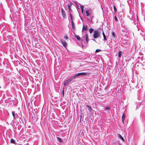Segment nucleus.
I'll list each match as a JSON object with an SVG mask.
<instances>
[{
    "label": "nucleus",
    "mask_w": 145,
    "mask_h": 145,
    "mask_svg": "<svg viewBox=\"0 0 145 145\" xmlns=\"http://www.w3.org/2000/svg\"><path fill=\"white\" fill-rule=\"evenodd\" d=\"M94 30L92 28H90L89 29V32L90 33H91L93 32V31Z\"/></svg>",
    "instance_id": "dca6fc26"
},
{
    "label": "nucleus",
    "mask_w": 145,
    "mask_h": 145,
    "mask_svg": "<svg viewBox=\"0 0 145 145\" xmlns=\"http://www.w3.org/2000/svg\"><path fill=\"white\" fill-rule=\"evenodd\" d=\"M86 107H87L88 108V110L90 112H91L92 110V109L88 105H87L86 106Z\"/></svg>",
    "instance_id": "9b49d317"
},
{
    "label": "nucleus",
    "mask_w": 145,
    "mask_h": 145,
    "mask_svg": "<svg viewBox=\"0 0 145 145\" xmlns=\"http://www.w3.org/2000/svg\"><path fill=\"white\" fill-rule=\"evenodd\" d=\"M101 51V50L100 49H97L95 51L96 52H98Z\"/></svg>",
    "instance_id": "b1692460"
},
{
    "label": "nucleus",
    "mask_w": 145,
    "mask_h": 145,
    "mask_svg": "<svg viewBox=\"0 0 145 145\" xmlns=\"http://www.w3.org/2000/svg\"><path fill=\"white\" fill-rule=\"evenodd\" d=\"M15 112H14V111L12 112V115L13 116L14 118V119H15V115H17V114H15Z\"/></svg>",
    "instance_id": "ddd939ff"
},
{
    "label": "nucleus",
    "mask_w": 145,
    "mask_h": 145,
    "mask_svg": "<svg viewBox=\"0 0 145 145\" xmlns=\"http://www.w3.org/2000/svg\"><path fill=\"white\" fill-rule=\"evenodd\" d=\"M57 140H58L60 142H62V140L60 138L57 137Z\"/></svg>",
    "instance_id": "f3484780"
},
{
    "label": "nucleus",
    "mask_w": 145,
    "mask_h": 145,
    "mask_svg": "<svg viewBox=\"0 0 145 145\" xmlns=\"http://www.w3.org/2000/svg\"><path fill=\"white\" fill-rule=\"evenodd\" d=\"M69 16H70V17L71 18V20H72V14L70 13H69Z\"/></svg>",
    "instance_id": "412c9836"
},
{
    "label": "nucleus",
    "mask_w": 145,
    "mask_h": 145,
    "mask_svg": "<svg viewBox=\"0 0 145 145\" xmlns=\"http://www.w3.org/2000/svg\"><path fill=\"white\" fill-rule=\"evenodd\" d=\"M118 137L121 139L124 142V140L120 134H118Z\"/></svg>",
    "instance_id": "1a4fd4ad"
},
{
    "label": "nucleus",
    "mask_w": 145,
    "mask_h": 145,
    "mask_svg": "<svg viewBox=\"0 0 145 145\" xmlns=\"http://www.w3.org/2000/svg\"><path fill=\"white\" fill-rule=\"evenodd\" d=\"M87 74V73L86 72H82L79 73L74 76L71 77L70 78H68L67 80L64 81L63 84V85L65 86H67L73 80V79H75L80 76H84L86 75Z\"/></svg>",
    "instance_id": "f257e3e1"
},
{
    "label": "nucleus",
    "mask_w": 145,
    "mask_h": 145,
    "mask_svg": "<svg viewBox=\"0 0 145 145\" xmlns=\"http://www.w3.org/2000/svg\"><path fill=\"white\" fill-rule=\"evenodd\" d=\"M102 31H103L102 33H103V36L104 40H107V39L106 38V35H105V34L104 33V32L103 31V30Z\"/></svg>",
    "instance_id": "9d476101"
},
{
    "label": "nucleus",
    "mask_w": 145,
    "mask_h": 145,
    "mask_svg": "<svg viewBox=\"0 0 145 145\" xmlns=\"http://www.w3.org/2000/svg\"><path fill=\"white\" fill-rule=\"evenodd\" d=\"M100 32L98 30H95L93 35V37L94 39H96L100 37Z\"/></svg>",
    "instance_id": "f03ea898"
},
{
    "label": "nucleus",
    "mask_w": 145,
    "mask_h": 145,
    "mask_svg": "<svg viewBox=\"0 0 145 145\" xmlns=\"http://www.w3.org/2000/svg\"><path fill=\"white\" fill-rule=\"evenodd\" d=\"M122 55V52L121 51H120L118 54V56L119 57H121Z\"/></svg>",
    "instance_id": "4468645a"
},
{
    "label": "nucleus",
    "mask_w": 145,
    "mask_h": 145,
    "mask_svg": "<svg viewBox=\"0 0 145 145\" xmlns=\"http://www.w3.org/2000/svg\"><path fill=\"white\" fill-rule=\"evenodd\" d=\"M92 40H93V41H95V39H93Z\"/></svg>",
    "instance_id": "c756f323"
},
{
    "label": "nucleus",
    "mask_w": 145,
    "mask_h": 145,
    "mask_svg": "<svg viewBox=\"0 0 145 145\" xmlns=\"http://www.w3.org/2000/svg\"><path fill=\"white\" fill-rule=\"evenodd\" d=\"M68 9H69V10L70 11H71V6L70 5H68Z\"/></svg>",
    "instance_id": "5701e85b"
},
{
    "label": "nucleus",
    "mask_w": 145,
    "mask_h": 145,
    "mask_svg": "<svg viewBox=\"0 0 145 145\" xmlns=\"http://www.w3.org/2000/svg\"><path fill=\"white\" fill-rule=\"evenodd\" d=\"M87 17L89 21H90L91 22H92V19L93 17V16H92L91 14L89 15V16H88Z\"/></svg>",
    "instance_id": "423d86ee"
},
{
    "label": "nucleus",
    "mask_w": 145,
    "mask_h": 145,
    "mask_svg": "<svg viewBox=\"0 0 145 145\" xmlns=\"http://www.w3.org/2000/svg\"><path fill=\"white\" fill-rule=\"evenodd\" d=\"M72 22V27H74V22L73 21V20H71Z\"/></svg>",
    "instance_id": "a878e982"
},
{
    "label": "nucleus",
    "mask_w": 145,
    "mask_h": 145,
    "mask_svg": "<svg viewBox=\"0 0 145 145\" xmlns=\"http://www.w3.org/2000/svg\"><path fill=\"white\" fill-rule=\"evenodd\" d=\"M82 46H83V44L82 43Z\"/></svg>",
    "instance_id": "7c9ffc66"
},
{
    "label": "nucleus",
    "mask_w": 145,
    "mask_h": 145,
    "mask_svg": "<svg viewBox=\"0 0 145 145\" xmlns=\"http://www.w3.org/2000/svg\"><path fill=\"white\" fill-rule=\"evenodd\" d=\"M60 41L63 46L65 47H66L67 46V44L66 41L63 39H61Z\"/></svg>",
    "instance_id": "7ed1b4c3"
},
{
    "label": "nucleus",
    "mask_w": 145,
    "mask_h": 145,
    "mask_svg": "<svg viewBox=\"0 0 145 145\" xmlns=\"http://www.w3.org/2000/svg\"><path fill=\"white\" fill-rule=\"evenodd\" d=\"M10 142L11 143H14V144L15 143V140L12 138L10 140Z\"/></svg>",
    "instance_id": "2eb2a0df"
},
{
    "label": "nucleus",
    "mask_w": 145,
    "mask_h": 145,
    "mask_svg": "<svg viewBox=\"0 0 145 145\" xmlns=\"http://www.w3.org/2000/svg\"><path fill=\"white\" fill-rule=\"evenodd\" d=\"M88 30V28L87 26H83V28H82V30Z\"/></svg>",
    "instance_id": "f8f14e48"
},
{
    "label": "nucleus",
    "mask_w": 145,
    "mask_h": 145,
    "mask_svg": "<svg viewBox=\"0 0 145 145\" xmlns=\"http://www.w3.org/2000/svg\"><path fill=\"white\" fill-rule=\"evenodd\" d=\"M113 7H114V10L115 12H114V13H115L117 11V9H116V7L115 6H114Z\"/></svg>",
    "instance_id": "a211bd4d"
},
{
    "label": "nucleus",
    "mask_w": 145,
    "mask_h": 145,
    "mask_svg": "<svg viewBox=\"0 0 145 145\" xmlns=\"http://www.w3.org/2000/svg\"><path fill=\"white\" fill-rule=\"evenodd\" d=\"M105 109V110H110V108L109 107H106Z\"/></svg>",
    "instance_id": "cd10ccee"
},
{
    "label": "nucleus",
    "mask_w": 145,
    "mask_h": 145,
    "mask_svg": "<svg viewBox=\"0 0 145 145\" xmlns=\"http://www.w3.org/2000/svg\"><path fill=\"white\" fill-rule=\"evenodd\" d=\"M85 38H86V42L87 43H88V42L89 41L88 35H87V34H86L85 35Z\"/></svg>",
    "instance_id": "0eeeda50"
},
{
    "label": "nucleus",
    "mask_w": 145,
    "mask_h": 145,
    "mask_svg": "<svg viewBox=\"0 0 145 145\" xmlns=\"http://www.w3.org/2000/svg\"><path fill=\"white\" fill-rule=\"evenodd\" d=\"M80 8L81 9L82 12V13H83L84 11V7L82 6H80Z\"/></svg>",
    "instance_id": "aec40b11"
},
{
    "label": "nucleus",
    "mask_w": 145,
    "mask_h": 145,
    "mask_svg": "<svg viewBox=\"0 0 145 145\" xmlns=\"http://www.w3.org/2000/svg\"><path fill=\"white\" fill-rule=\"evenodd\" d=\"M75 36L78 40H79L80 39V38L79 36L78 35H76Z\"/></svg>",
    "instance_id": "6ab92c4d"
},
{
    "label": "nucleus",
    "mask_w": 145,
    "mask_h": 145,
    "mask_svg": "<svg viewBox=\"0 0 145 145\" xmlns=\"http://www.w3.org/2000/svg\"><path fill=\"white\" fill-rule=\"evenodd\" d=\"M64 88H63L62 91L63 95H64Z\"/></svg>",
    "instance_id": "c85d7f7f"
},
{
    "label": "nucleus",
    "mask_w": 145,
    "mask_h": 145,
    "mask_svg": "<svg viewBox=\"0 0 145 145\" xmlns=\"http://www.w3.org/2000/svg\"><path fill=\"white\" fill-rule=\"evenodd\" d=\"M114 18L116 22H117L118 21V19L116 16H115Z\"/></svg>",
    "instance_id": "bb28decb"
},
{
    "label": "nucleus",
    "mask_w": 145,
    "mask_h": 145,
    "mask_svg": "<svg viewBox=\"0 0 145 145\" xmlns=\"http://www.w3.org/2000/svg\"><path fill=\"white\" fill-rule=\"evenodd\" d=\"M86 13L87 16H89V15L91 14V12L89 10H86Z\"/></svg>",
    "instance_id": "39448f33"
},
{
    "label": "nucleus",
    "mask_w": 145,
    "mask_h": 145,
    "mask_svg": "<svg viewBox=\"0 0 145 145\" xmlns=\"http://www.w3.org/2000/svg\"><path fill=\"white\" fill-rule=\"evenodd\" d=\"M61 12L62 16L63 18H65V16L66 14L65 13V11L63 8H61Z\"/></svg>",
    "instance_id": "20e7f679"
},
{
    "label": "nucleus",
    "mask_w": 145,
    "mask_h": 145,
    "mask_svg": "<svg viewBox=\"0 0 145 145\" xmlns=\"http://www.w3.org/2000/svg\"><path fill=\"white\" fill-rule=\"evenodd\" d=\"M125 117V115L124 114H123L122 116V121L123 123H124Z\"/></svg>",
    "instance_id": "6e6552de"
},
{
    "label": "nucleus",
    "mask_w": 145,
    "mask_h": 145,
    "mask_svg": "<svg viewBox=\"0 0 145 145\" xmlns=\"http://www.w3.org/2000/svg\"><path fill=\"white\" fill-rule=\"evenodd\" d=\"M112 36L113 37H115V34L112 31Z\"/></svg>",
    "instance_id": "393cba45"
},
{
    "label": "nucleus",
    "mask_w": 145,
    "mask_h": 145,
    "mask_svg": "<svg viewBox=\"0 0 145 145\" xmlns=\"http://www.w3.org/2000/svg\"><path fill=\"white\" fill-rule=\"evenodd\" d=\"M64 38L65 39H67L68 38V37L67 35H65L64 37Z\"/></svg>",
    "instance_id": "4be33fe9"
}]
</instances>
